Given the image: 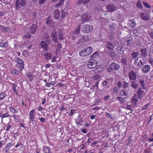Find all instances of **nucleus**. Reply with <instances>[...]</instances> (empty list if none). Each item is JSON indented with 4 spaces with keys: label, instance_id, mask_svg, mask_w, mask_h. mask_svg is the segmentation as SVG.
<instances>
[{
    "label": "nucleus",
    "instance_id": "1",
    "mask_svg": "<svg viewBox=\"0 0 153 153\" xmlns=\"http://www.w3.org/2000/svg\"><path fill=\"white\" fill-rule=\"evenodd\" d=\"M51 35L52 40L55 43L57 42V37H58L60 40H63L64 39L62 30L59 29H57L53 31Z\"/></svg>",
    "mask_w": 153,
    "mask_h": 153
},
{
    "label": "nucleus",
    "instance_id": "2",
    "mask_svg": "<svg viewBox=\"0 0 153 153\" xmlns=\"http://www.w3.org/2000/svg\"><path fill=\"white\" fill-rule=\"evenodd\" d=\"M93 51L92 48L90 46L82 49L79 52V54L81 56H87L90 54Z\"/></svg>",
    "mask_w": 153,
    "mask_h": 153
},
{
    "label": "nucleus",
    "instance_id": "3",
    "mask_svg": "<svg viewBox=\"0 0 153 153\" xmlns=\"http://www.w3.org/2000/svg\"><path fill=\"white\" fill-rule=\"evenodd\" d=\"M37 25L36 24H33L31 25L28 28L29 34H27L24 36V39L29 38L31 36L30 34H35L37 31Z\"/></svg>",
    "mask_w": 153,
    "mask_h": 153
},
{
    "label": "nucleus",
    "instance_id": "4",
    "mask_svg": "<svg viewBox=\"0 0 153 153\" xmlns=\"http://www.w3.org/2000/svg\"><path fill=\"white\" fill-rule=\"evenodd\" d=\"M15 60L17 63L16 66L22 71L24 68V61L19 57H16Z\"/></svg>",
    "mask_w": 153,
    "mask_h": 153
},
{
    "label": "nucleus",
    "instance_id": "5",
    "mask_svg": "<svg viewBox=\"0 0 153 153\" xmlns=\"http://www.w3.org/2000/svg\"><path fill=\"white\" fill-rule=\"evenodd\" d=\"M144 59L142 57H138L134 60V63L136 66L141 67L144 64Z\"/></svg>",
    "mask_w": 153,
    "mask_h": 153
},
{
    "label": "nucleus",
    "instance_id": "6",
    "mask_svg": "<svg viewBox=\"0 0 153 153\" xmlns=\"http://www.w3.org/2000/svg\"><path fill=\"white\" fill-rule=\"evenodd\" d=\"M97 65V62L94 59L90 60L87 64V67L90 69H93L95 68Z\"/></svg>",
    "mask_w": 153,
    "mask_h": 153
},
{
    "label": "nucleus",
    "instance_id": "7",
    "mask_svg": "<svg viewBox=\"0 0 153 153\" xmlns=\"http://www.w3.org/2000/svg\"><path fill=\"white\" fill-rule=\"evenodd\" d=\"M93 29V27L91 26L86 25H84L81 28L82 32L87 33L91 31Z\"/></svg>",
    "mask_w": 153,
    "mask_h": 153
},
{
    "label": "nucleus",
    "instance_id": "8",
    "mask_svg": "<svg viewBox=\"0 0 153 153\" xmlns=\"http://www.w3.org/2000/svg\"><path fill=\"white\" fill-rule=\"evenodd\" d=\"M29 115V119L30 121L32 122H35L36 119V113L34 109H32L30 111Z\"/></svg>",
    "mask_w": 153,
    "mask_h": 153
},
{
    "label": "nucleus",
    "instance_id": "9",
    "mask_svg": "<svg viewBox=\"0 0 153 153\" xmlns=\"http://www.w3.org/2000/svg\"><path fill=\"white\" fill-rule=\"evenodd\" d=\"M50 43V41L48 38L46 41H42L40 44L41 47L43 48L45 51H47L48 49V45Z\"/></svg>",
    "mask_w": 153,
    "mask_h": 153
},
{
    "label": "nucleus",
    "instance_id": "10",
    "mask_svg": "<svg viewBox=\"0 0 153 153\" xmlns=\"http://www.w3.org/2000/svg\"><path fill=\"white\" fill-rule=\"evenodd\" d=\"M146 89L145 88H139L137 92L138 95L140 99L143 97L146 94Z\"/></svg>",
    "mask_w": 153,
    "mask_h": 153
},
{
    "label": "nucleus",
    "instance_id": "11",
    "mask_svg": "<svg viewBox=\"0 0 153 153\" xmlns=\"http://www.w3.org/2000/svg\"><path fill=\"white\" fill-rule=\"evenodd\" d=\"M26 1L25 0H16V6L17 8H19L21 6H24L26 4Z\"/></svg>",
    "mask_w": 153,
    "mask_h": 153
},
{
    "label": "nucleus",
    "instance_id": "12",
    "mask_svg": "<svg viewBox=\"0 0 153 153\" xmlns=\"http://www.w3.org/2000/svg\"><path fill=\"white\" fill-rule=\"evenodd\" d=\"M91 16L89 14H84L82 16V23L90 20Z\"/></svg>",
    "mask_w": 153,
    "mask_h": 153
},
{
    "label": "nucleus",
    "instance_id": "13",
    "mask_svg": "<svg viewBox=\"0 0 153 153\" xmlns=\"http://www.w3.org/2000/svg\"><path fill=\"white\" fill-rule=\"evenodd\" d=\"M147 77L146 76H143L141 77L140 80V82L142 86V88H145V84L146 83Z\"/></svg>",
    "mask_w": 153,
    "mask_h": 153
},
{
    "label": "nucleus",
    "instance_id": "14",
    "mask_svg": "<svg viewBox=\"0 0 153 153\" xmlns=\"http://www.w3.org/2000/svg\"><path fill=\"white\" fill-rule=\"evenodd\" d=\"M129 79L131 80H135L137 79V74L133 71H131L128 74Z\"/></svg>",
    "mask_w": 153,
    "mask_h": 153
},
{
    "label": "nucleus",
    "instance_id": "15",
    "mask_svg": "<svg viewBox=\"0 0 153 153\" xmlns=\"http://www.w3.org/2000/svg\"><path fill=\"white\" fill-rule=\"evenodd\" d=\"M51 17L49 16L46 19V24L49 27H53L54 26V22H52V20L50 19Z\"/></svg>",
    "mask_w": 153,
    "mask_h": 153
},
{
    "label": "nucleus",
    "instance_id": "16",
    "mask_svg": "<svg viewBox=\"0 0 153 153\" xmlns=\"http://www.w3.org/2000/svg\"><path fill=\"white\" fill-rule=\"evenodd\" d=\"M138 97L136 94L135 95L132 97V103L133 106V107L139 104L138 101Z\"/></svg>",
    "mask_w": 153,
    "mask_h": 153
},
{
    "label": "nucleus",
    "instance_id": "17",
    "mask_svg": "<svg viewBox=\"0 0 153 153\" xmlns=\"http://www.w3.org/2000/svg\"><path fill=\"white\" fill-rule=\"evenodd\" d=\"M119 65L114 62L112 63L109 66V69L113 70H115L118 69L119 68Z\"/></svg>",
    "mask_w": 153,
    "mask_h": 153
},
{
    "label": "nucleus",
    "instance_id": "18",
    "mask_svg": "<svg viewBox=\"0 0 153 153\" xmlns=\"http://www.w3.org/2000/svg\"><path fill=\"white\" fill-rule=\"evenodd\" d=\"M139 16L144 20H148L149 19V16L145 13H139Z\"/></svg>",
    "mask_w": 153,
    "mask_h": 153
},
{
    "label": "nucleus",
    "instance_id": "19",
    "mask_svg": "<svg viewBox=\"0 0 153 153\" xmlns=\"http://www.w3.org/2000/svg\"><path fill=\"white\" fill-rule=\"evenodd\" d=\"M105 45L106 47L109 50H112L114 48V45L111 42H106Z\"/></svg>",
    "mask_w": 153,
    "mask_h": 153
},
{
    "label": "nucleus",
    "instance_id": "20",
    "mask_svg": "<svg viewBox=\"0 0 153 153\" xmlns=\"http://www.w3.org/2000/svg\"><path fill=\"white\" fill-rule=\"evenodd\" d=\"M106 8L108 11L112 12L116 9V7L113 4H109L107 6Z\"/></svg>",
    "mask_w": 153,
    "mask_h": 153
},
{
    "label": "nucleus",
    "instance_id": "21",
    "mask_svg": "<svg viewBox=\"0 0 153 153\" xmlns=\"http://www.w3.org/2000/svg\"><path fill=\"white\" fill-rule=\"evenodd\" d=\"M86 39H87V36H83L81 35H80L79 39L78 42H77V44H79L80 43L82 42H84V40H86Z\"/></svg>",
    "mask_w": 153,
    "mask_h": 153
},
{
    "label": "nucleus",
    "instance_id": "22",
    "mask_svg": "<svg viewBox=\"0 0 153 153\" xmlns=\"http://www.w3.org/2000/svg\"><path fill=\"white\" fill-rule=\"evenodd\" d=\"M150 68V66L149 65H147L144 66L143 68V71L144 73H147L149 72Z\"/></svg>",
    "mask_w": 153,
    "mask_h": 153
},
{
    "label": "nucleus",
    "instance_id": "23",
    "mask_svg": "<svg viewBox=\"0 0 153 153\" xmlns=\"http://www.w3.org/2000/svg\"><path fill=\"white\" fill-rule=\"evenodd\" d=\"M54 14L55 18L58 19L59 16L60 11L58 10H56L54 12Z\"/></svg>",
    "mask_w": 153,
    "mask_h": 153
},
{
    "label": "nucleus",
    "instance_id": "24",
    "mask_svg": "<svg viewBox=\"0 0 153 153\" xmlns=\"http://www.w3.org/2000/svg\"><path fill=\"white\" fill-rule=\"evenodd\" d=\"M105 88H108L110 86V83L108 81H105L102 83Z\"/></svg>",
    "mask_w": 153,
    "mask_h": 153
},
{
    "label": "nucleus",
    "instance_id": "25",
    "mask_svg": "<svg viewBox=\"0 0 153 153\" xmlns=\"http://www.w3.org/2000/svg\"><path fill=\"white\" fill-rule=\"evenodd\" d=\"M83 120H82L81 118L78 116L77 119L76 120V123L77 125H81L83 122Z\"/></svg>",
    "mask_w": 153,
    "mask_h": 153
},
{
    "label": "nucleus",
    "instance_id": "26",
    "mask_svg": "<svg viewBox=\"0 0 153 153\" xmlns=\"http://www.w3.org/2000/svg\"><path fill=\"white\" fill-rule=\"evenodd\" d=\"M140 28H138V29L135 30L133 31V33L136 36H139L140 34Z\"/></svg>",
    "mask_w": 153,
    "mask_h": 153
},
{
    "label": "nucleus",
    "instance_id": "27",
    "mask_svg": "<svg viewBox=\"0 0 153 153\" xmlns=\"http://www.w3.org/2000/svg\"><path fill=\"white\" fill-rule=\"evenodd\" d=\"M81 27V25H79L76 27V29L74 31L73 33L75 34H78L80 31V29Z\"/></svg>",
    "mask_w": 153,
    "mask_h": 153
},
{
    "label": "nucleus",
    "instance_id": "28",
    "mask_svg": "<svg viewBox=\"0 0 153 153\" xmlns=\"http://www.w3.org/2000/svg\"><path fill=\"white\" fill-rule=\"evenodd\" d=\"M0 29L3 31L7 32H9L10 31V29L8 28L1 25H0Z\"/></svg>",
    "mask_w": 153,
    "mask_h": 153
},
{
    "label": "nucleus",
    "instance_id": "29",
    "mask_svg": "<svg viewBox=\"0 0 153 153\" xmlns=\"http://www.w3.org/2000/svg\"><path fill=\"white\" fill-rule=\"evenodd\" d=\"M128 24L130 25L132 27H134L136 26V23L133 19L129 20L128 21Z\"/></svg>",
    "mask_w": 153,
    "mask_h": 153
},
{
    "label": "nucleus",
    "instance_id": "30",
    "mask_svg": "<svg viewBox=\"0 0 153 153\" xmlns=\"http://www.w3.org/2000/svg\"><path fill=\"white\" fill-rule=\"evenodd\" d=\"M117 51L118 53L120 54H122L123 52V51L122 50V48L121 46H118L117 47Z\"/></svg>",
    "mask_w": 153,
    "mask_h": 153
},
{
    "label": "nucleus",
    "instance_id": "31",
    "mask_svg": "<svg viewBox=\"0 0 153 153\" xmlns=\"http://www.w3.org/2000/svg\"><path fill=\"white\" fill-rule=\"evenodd\" d=\"M12 74L14 75H17L19 73V71L16 70H12L11 71Z\"/></svg>",
    "mask_w": 153,
    "mask_h": 153
},
{
    "label": "nucleus",
    "instance_id": "32",
    "mask_svg": "<svg viewBox=\"0 0 153 153\" xmlns=\"http://www.w3.org/2000/svg\"><path fill=\"white\" fill-rule=\"evenodd\" d=\"M132 84L131 85V86L134 89H137L138 87V84L133 81L131 82Z\"/></svg>",
    "mask_w": 153,
    "mask_h": 153
},
{
    "label": "nucleus",
    "instance_id": "33",
    "mask_svg": "<svg viewBox=\"0 0 153 153\" xmlns=\"http://www.w3.org/2000/svg\"><path fill=\"white\" fill-rule=\"evenodd\" d=\"M90 0H79L78 2L79 4H83L88 3Z\"/></svg>",
    "mask_w": 153,
    "mask_h": 153
},
{
    "label": "nucleus",
    "instance_id": "34",
    "mask_svg": "<svg viewBox=\"0 0 153 153\" xmlns=\"http://www.w3.org/2000/svg\"><path fill=\"white\" fill-rule=\"evenodd\" d=\"M99 53L98 52H96L91 56V58H96L99 56Z\"/></svg>",
    "mask_w": 153,
    "mask_h": 153
},
{
    "label": "nucleus",
    "instance_id": "35",
    "mask_svg": "<svg viewBox=\"0 0 153 153\" xmlns=\"http://www.w3.org/2000/svg\"><path fill=\"white\" fill-rule=\"evenodd\" d=\"M46 59L47 60L50 59L52 57V54L51 53H47L45 55Z\"/></svg>",
    "mask_w": 153,
    "mask_h": 153
},
{
    "label": "nucleus",
    "instance_id": "36",
    "mask_svg": "<svg viewBox=\"0 0 153 153\" xmlns=\"http://www.w3.org/2000/svg\"><path fill=\"white\" fill-rule=\"evenodd\" d=\"M138 55V53L137 52H134L131 54V56L133 59H134L136 58Z\"/></svg>",
    "mask_w": 153,
    "mask_h": 153
},
{
    "label": "nucleus",
    "instance_id": "37",
    "mask_svg": "<svg viewBox=\"0 0 153 153\" xmlns=\"http://www.w3.org/2000/svg\"><path fill=\"white\" fill-rule=\"evenodd\" d=\"M141 52L142 55L144 57H146L147 56V53L146 51L144 49H141Z\"/></svg>",
    "mask_w": 153,
    "mask_h": 153
},
{
    "label": "nucleus",
    "instance_id": "38",
    "mask_svg": "<svg viewBox=\"0 0 153 153\" xmlns=\"http://www.w3.org/2000/svg\"><path fill=\"white\" fill-rule=\"evenodd\" d=\"M62 13L61 15V17L62 18H64L67 16L68 13L66 12H64L63 10H62Z\"/></svg>",
    "mask_w": 153,
    "mask_h": 153
},
{
    "label": "nucleus",
    "instance_id": "39",
    "mask_svg": "<svg viewBox=\"0 0 153 153\" xmlns=\"http://www.w3.org/2000/svg\"><path fill=\"white\" fill-rule=\"evenodd\" d=\"M27 77L29 78V79L30 80H32L34 78L33 76L31 74L28 73L27 74Z\"/></svg>",
    "mask_w": 153,
    "mask_h": 153
},
{
    "label": "nucleus",
    "instance_id": "40",
    "mask_svg": "<svg viewBox=\"0 0 153 153\" xmlns=\"http://www.w3.org/2000/svg\"><path fill=\"white\" fill-rule=\"evenodd\" d=\"M43 151L44 153H49L50 152V149L48 147H44Z\"/></svg>",
    "mask_w": 153,
    "mask_h": 153
},
{
    "label": "nucleus",
    "instance_id": "41",
    "mask_svg": "<svg viewBox=\"0 0 153 153\" xmlns=\"http://www.w3.org/2000/svg\"><path fill=\"white\" fill-rule=\"evenodd\" d=\"M137 7L140 8H142L143 6L141 4V2L140 1H138L137 3Z\"/></svg>",
    "mask_w": 153,
    "mask_h": 153
},
{
    "label": "nucleus",
    "instance_id": "42",
    "mask_svg": "<svg viewBox=\"0 0 153 153\" xmlns=\"http://www.w3.org/2000/svg\"><path fill=\"white\" fill-rule=\"evenodd\" d=\"M100 78V76L98 74H96L94 75V76L93 77V79H94L97 80V79H99Z\"/></svg>",
    "mask_w": 153,
    "mask_h": 153
},
{
    "label": "nucleus",
    "instance_id": "43",
    "mask_svg": "<svg viewBox=\"0 0 153 153\" xmlns=\"http://www.w3.org/2000/svg\"><path fill=\"white\" fill-rule=\"evenodd\" d=\"M5 97V94L2 93L0 94V100H2Z\"/></svg>",
    "mask_w": 153,
    "mask_h": 153
},
{
    "label": "nucleus",
    "instance_id": "44",
    "mask_svg": "<svg viewBox=\"0 0 153 153\" xmlns=\"http://www.w3.org/2000/svg\"><path fill=\"white\" fill-rule=\"evenodd\" d=\"M11 146V145L10 143H7L6 145V148L5 149L6 151L7 150H8L9 149Z\"/></svg>",
    "mask_w": 153,
    "mask_h": 153
},
{
    "label": "nucleus",
    "instance_id": "45",
    "mask_svg": "<svg viewBox=\"0 0 153 153\" xmlns=\"http://www.w3.org/2000/svg\"><path fill=\"white\" fill-rule=\"evenodd\" d=\"M143 4L144 5V6L147 8H150V5L147 3L143 1Z\"/></svg>",
    "mask_w": 153,
    "mask_h": 153
},
{
    "label": "nucleus",
    "instance_id": "46",
    "mask_svg": "<svg viewBox=\"0 0 153 153\" xmlns=\"http://www.w3.org/2000/svg\"><path fill=\"white\" fill-rule=\"evenodd\" d=\"M122 62L124 64H126L127 63V60L126 58H122L121 59Z\"/></svg>",
    "mask_w": 153,
    "mask_h": 153
},
{
    "label": "nucleus",
    "instance_id": "47",
    "mask_svg": "<svg viewBox=\"0 0 153 153\" xmlns=\"http://www.w3.org/2000/svg\"><path fill=\"white\" fill-rule=\"evenodd\" d=\"M12 126V125L11 124V123H9L8 124V125L7 126V128L6 129V130L7 131H8L9 130L10 128Z\"/></svg>",
    "mask_w": 153,
    "mask_h": 153
},
{
    "label": "nucleus",
    "instance_id": "48",
    "mask_svg": "<svg viewBox=\"0 0 153 153\" xmlns=\"http://www.w3.org/2000/svg\"><path fill=\"white\" fill-rule=\"evenodd\" d=\"M117 99L120 101L121 103H123L124 102V100L122 98L120 97H117Z\"/></svg>",
    "mask_w": 153,
    "mask_h": 153
},
{
    "label": "nucleus",
    "instance_id": "49",
    "mask_svg": "<svg viewBox=\"0 0 153 153\" xmlns=\"http://www.w3.org/2000/svg\"><path fill=\"white\" fill-rule=\"evenodd\" d=\"M121 94L122 95L124 96H126L127 94L126 91L124 90H123L121 93Z\"/></svg>",
    "mask_w": 153,
    "mask_h": 153
},
{
    "label": "nucleus",
    "instance_id": "50",
    "mask_svg": "<svg viewBox=\"0 0 153 153\" xmlns=\"http://www.w3.org/2000/svg\"><path fill=\"white\" fill-rule=\"evenodd\" d=\"M128 83L127 82H125L124 84L123 87L125 89L126 88H128Z\"/></svg>",
    "mask_w": 153,
    "mask_h": 153
},
{
    "label": "nucleus",
    "instance_id": "51",
    "mask_svg": "<svg viewBox=\"0 0 153 153\" xmlns=\"http://www.w3.org/2000/svg\"><path fill=\"white\" fill-rule=\"evenodd\" d=\"M61 48H57L55 52L56 54H58L59 53V52L60 51Z\"/></svg>",
    "mask_w": 153,
    "mask_h": 153
},
{
    "label": "nucleus",
    "instance_id": "52",
    "mask_svg": "<svg viewBox=\"0 0 153 153\" xmlns=\"http://www.w3.org/2000/svg\"><path fill=\"white\" fill-rule=\"evenodd\" d=\"M148 62L150 64L152 65L153 64V60L152 58H149V60Z\"/></svg>",
    "mask_w": 153,
    "mask_h": 153
},
{
    "label": "nucleus",
    "instance_id": "53",
    "mask_svg": "<svg viewBox=\"0 0 153 153\" xmlns=\"http://www.w3.org/2000/svg\"><path fill=\"white\" fill-rule=\"evenodd\" d=\"M110 96L109 95L105 96L104 97V99L105 101L108 100Z\"/></svg>",
    "mask_w": 153,
    "mask_h": 153
},
{
    "label": "nucleus",
    "instance_id": "54",
    "mask_svg": "<svg viewBox=\"0 0 153 153\" xmlns=\"http://www.w3.org/2000/svg\"><path fill=\"white\" fill-rule=\"evenodd\" d=\"M75 110L74 109H71L69 113V115L70 116L73 115L74 114V112Z\"/></svg>",
    "mask_w": 153,
    "mask_h": 153
},
{
    "label": "nucleus",
    "instance_id": "55",
    "mask_svg": "<svg viewBox=\"0 0 153 153\" xmlns=\"http://www.w3.org/2000/svg\"><path fill=\"white\" fill-rule=\"evenodd\" d=\"M99 67H98L97 68L95 69L94 71V73L96 74V73H98L99 72H100V70H99Z\"/></svg>",
    "mask_w": 153,
    "mask_h": 153
},
{
    "label": "nucleus",
    "instance_id": "56",
    "mask_svg": "<svg viewBox=\"0 0 153 153\" xmlns=\"http://www.w3.org/2000/svg\"><path fill=\"white\" fill-rule=\"evenodd\" d=\"M113 90L115 92H117L118 91V88L117 86H114L113 87Z\"/></svg>",
    "mask_w": 153,
    "mask_h": 153
},
{
    "label": "nucleus",
    "instance_id": "57",
    "mask_svg": "<svg viewBox=\"0 0 153 153\" xmlns=\"http://www.w3.org/2000/svg\"><path fill=\"white\" fill-rule=\"evenodd\" d=\"M9 109H10V111L11 112H13V113H14L15 112V110L13 107H10L9 108Z\"/></svg>",
    "mask_w": 153,
    "mask_h": 153
},
{
    "label": "nucleus",
    "instance_id": "58",
    "mask_svg": "<svg viewBox=\"0 0 153 153\" xmlns=\"http://www.w3.org/2000/svg\"><path fill=\"white\" fill-rule=\"evenodd\" d=\"M57 58V56H54L52 59V62H56V58Z\"/></svg>",
    "mask_w": 153,
    "mask_h": 153
},
{
    "label": "nucleus",
    "instance_id": "59",
    "mask_svg": "<svg viewBox=\"0 0 153 153\" xmlns=\"http://www.w3.org/2000/svg\"><path fill=\"white\" fill-rule=\"evenodd\" d=\"M128 44L129 45L131 44V43L132 42L131 38H130L127 41Z\"/></svg>",
    "mask_w": 153,
    "mask_h": 153
},
{
    "label": "nucleus",
    "instance_id": "60",
    "mask_svg": "<svg viewBox=\"0 0 153 153\" xmlns=\"http://www.w3.org/2000/svg\"><path fill=\"white\" fill-rule=\"evenodd\" d=\"M39 120L42 122H45V119L43 117H41V118H39Z\"/></svg>",
    "mask_w": 153,
    "mask_h": 153
},
{
    "label": "nucleus",
    "instance_id": "61",
    "mask_svg": "<svg viewBox=\"0 0 153 153\" xmlns=\"http://www.w3.org/2000/svg\"><path fill=\"white\" fill-rule=\"evenodd\" d=\"M45 0H39V3L40 4H44Z\"/></svg>",
    "mask_w": 153,
    "mask_h": 153
},
{
    "label": "nucleus",
    "instance_id": "62",
    "mask_svg": "<svg viewBox=\"0 0 153 153\" xmlns=\"http://www.w3.org/2000/svg\"><path fill=\"white\" fill-rule=\"evenodd\" d=\"M117 85L119 87V88H120L122 85V83L120 82H119L117 83Z\"/></svg>",
    "mask_w": 153,
    "mask_h": 153
},
{
    "label": "nucleus",
    "instance_id": "63",
    "mask_svg": "<svg viewBox=\"0 0 153 153\" xmlns=\"http://www.w3.org/2000/svg\"><path fill=\"white\" fill-rule=\"evenodd\" d=\"M9 114L7 113L3 114V118L5 117H8Z\"/></svg>",
    "mask_w": 153,
    "mask_h": 153
},
{
    "label": "nucleus",
    "instance_id": "64",
    "mask_svg": "<svg viewBox=\"0 0 153 153\" xmlns=\"http://www.w3.org/2000/svg\"><path fill=\"white\" fill-rule=\"evenodd\" d=\"M100 109V108L98 107H96L92 109V110H95L96 111H97L99 109Z\"/></svg>",
    "mask_w": 153,
    "mask_h": 153
}]
</instances>
